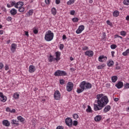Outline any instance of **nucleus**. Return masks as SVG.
Instances as JSON below:
<instances>
[{
	"mask_svg": "<svg viewBox=\"0 0 129 129\" xmlns=\"http://www.w3.org/2000/svg\"><path fill=\"white\" fill-rule=\"evenodd\" d=\"M97 99L95 102L96 104H94V109L95 111L97 110H100L108 103V98L107 96H104L103 94H99L97 95Z\"/></svg>",
	"mask_w": 129,
	"mask_h": 129,
	"instance_id": "obj_1",
	"label": "nucleus"
},
{
	"mask_svg": "<svg viewBox=\"0 0 129 129\" xmlns=\"http://www.w3.org/2000/svg\"><path fill=\"white\" fill-rule=\"evenodd\" d=\"M80 88H78L77 90V93H81L83 92L84 90L87 89H91L92 88V85L88 82L84 81L80 84Z\"/></svg>",
	"mask_w": 129,
	"mask_h": 129,
	"instance_id": "obj_2",
	"label": "nucleus"
},
{
	"mask_svg": "<svg viewBox=\"0 0 129 129\" xmlns=\"http://www.w3.org/2000/svg\"><path fill=\"white\" fill-rule=\"evenodd\" d=\"M54 38V33L51 31V30H48L46 32L44 39L47 42H50V41H52L53 38Z\"/></svg>",
	"mask_w": 129,
	"mask_h": 129,
	"instance_id": "obj_3",
	"label": "nucleus"
},
{
	"mask_svg": "<svg viewBox=\"0 0 129 129\" xmlns=\"http://www.w3.org/2000/svg\"><path fill=\"white\" fill-rule=\"evenodd\" d=\"M54 75L56 77L66 76L67 73L64 71L57 70L54 73Z\"/></svg>",
	"mask_w": 129,
	"mask_h": 129,
	"instance_id": "obj_4",
	"label": "nucleus"
},
{
	"mask_svg": "<svg viewBox=\"0 0 129 129\" xmlns=\"http://www.w3.org/2000/svg\"><path fill=\"white\" fill-rule=\"evenodd\" d=\"M73 86H74V85L73 83L71 82H69L68 84H67V90L69 92H70V91H72V89H73Z\"/></svg>",
	"mask_w": 129,
	"mask_h": 129,
	"instance_id": "obj_5",
	"label": "nucleus"
},
{
	"mask_svg": "<svg viewBox=\"0 0 129 129\" xmlns=\"http://www.w3.org/2000/svg\"><path fill=\"white\" fill-rule=\"evenodd\" d=\"M65 122L68 125V126H69V127H72V123H73V121L72 119L70 117H68L65 119Z\"/></svg>",
	"mask_w": 129,
	"mask_h": 129,
	"instance_id": "obj_6",
	"label": "nucleus"
},
{
	"mask_svg": "<svg viewBox=\"0 0 129 129\" xmlns=\"http://www.w3.org/2000/svg\"><path fill=\"white\" fill-rule=\"evenodd\" d=\"M60 97H61L60 92H59L58 90H56L54 93V98L56 100H59V99H60Z\"/></svg>",
	"mask_w": 129,
	"mask_h": 129,
	"instance_id": "obj_7",
	"label": "nucleus"
},
{
	"mask_svg": "<svg viewBox=\"0 0 129 129\" xmlns=\"http://www.w3.org/2000/svg\"><path fill=\"white\" fill-rule=\"evenodd\" d=\"M84 29H85L84 25H81L79 27L76 32L77 34H81V33H82V31L84 30Z\"/></svg>",
	"mask_w": 129,
	"mask_h": 129,
	"instance_id": "obj_8",
	"label": "nucleus"
},
{
	"mask_svg": "<svg viewBox=\"0 0 129 129\" xmlns=\"http://www.w3.org/2000/svg\"><path fill=\"white\" fill-rule=\"evenodd\" d=\"M115 86H116L118 89H120V88L123 87V83L121 81H118L117 83L115 84Z\"/></svg>",
	"mask_w": 129,
	"mask_h": 129,
	"instance_id": "obj_9",
	"label": "nucleus"
},
{
	"mask_svg": "<svg viewBox=\"0 0 129 129\" xmlns=\"http://www.w3.org/2000/svg\"><path fill=\"white\" fill-rule=\"evenodd\" d=\"M98 60L99 62H105L107 60V57L104 55H100L98 58Z\"/></svg>",
	"mask_w": 129,
	"mask_h": 129,
	"instance_id": "obj_10",
	"label": "nucleus"
},
{
	"mask_svg": "<svg viewBox=\"0 0 129 129\" xmlns=\"http://www.w3.org/2000/svg\"><path fill=\"white\" fill-rule=\"evenodd\" d=\"M23 6H24V2H19L15 4V8H16V9H19V8H22Z\"/></svg>",
	"mask_w": 129,
	"mask_h": 129,
	"instance_id": "obj_11",
	"label": "nucleus"
},
{
	"mask_svg": "<svg viewBox=\"0 0 129 129\" xmlns=\"http://www.w3.org/2000/svg\"><path fill=\"white\" fill-rule=\"evenodd\" d=\"M29 71L30 73H34V72H35V71H36V68L35 67V66H34L33 65H31L29 67Z\"/></svg>",
	"mask_w": 129,
	"mask_h": 129,
	"instance_id": "obj_12",
	"label": "nucleus"
},
{
	"mask_svg": "<svg viewBox=\"0 0 129 129\" xmlns=\"http://www.w3.org/2000/svg\"><path fill=\"white\" fill-rule=\"evenodd\" d=\"M111 108V107H110V105H107L104 108L103 112L104 113H106V112H108V111H109V110H110Z\"/></svg>",
	"mask_w": 129,
	"mask_h": 129,
	"instance_id": "obj_13",
	"label": "nucleus"
},
{
	"mask_svg": "<svg viewBox=\"0 0 129 129\" xmlns=\"http://www.w3.org/2000/svg\"><path fill=\"white\" fill-rule=\"evenodd\" d=\"M86 56H88V57H92L93 56V51H87L85 52Z\"/></svg>",
	"mask_w": 129,
	"mask_h": 129,
	"instance_id": "obj_14",
	"label": "nucleus"
},
{
	"mask_svg": "<svg viewBox=\"0 0 129 129\" xmlns=\"http://www.w3.org/2000/svg\"><path fill=\"white\" fill-rule=\"evenodd\" d=\"M17 49V44L16 43H12L11 45V51L14 53L16 49Z\"/></svg>",
	"mask_w": 129,
	"mask_h": 129,
	"instance_id": "obj_15",
	"label": "nucleus"
},
{
	"mask_svg": "<svg viewBox=\"0 0 129 129\" xmlns=\"http://www.w3.org/2000/svg\"><path fill=\"white\" fill-rule=\"evenodd\" d=\"M3 124L5 125V126H10L11 123H10L8 120H4L3 121Z\"/></svg>",
	"mask_w": 129,
	"mask_h": 129,
	"instance_id": "obj_16",
	"label": "nucleus"
},
{
	"mask_svg": "<svg viewBox=\"0 0 129 129\" xmlns=\"http://www.w3.org/2000/svg\"><path fill=\"white\" fill-rule=\"evenodd\" d=\"M102 118V117L101 115H98L94 117V120L95 121H100Z\"/></svg>",
	"mask_w": 129,
	"mask_h": 129,
	"instance_id": "obj_17",
	"label": "nucleus"
},
{
	"mask_svg": "<svg viewBox=\"0 0 129 129\" xmlns=\"http://www.w3.org/2000/svg\"><path fill=\"white\" fill-rule=\"evenodd\" d=\"M10 4H7V7L8 8H12V7H14V6H16V1H11L10 2Z\"/></svg>",
	"mask_w": 129,
	"mask_h": 129,
	"instance_id": "obj_18",
	"label": "nucleus"
},
{
	"mask_svg": "<svg viewBox=\"0 0 129 129\" xmlns=\"http://www.w3.org/2000/svg\"><path fill=\"white\" fill-rule=\"evenodd\" d=\"M117 79H118V78L116 76H114L111 77V81L113 83L116 82V81H117Z\"/></svg>",
	"mask_w": 129,
	"mask_h": 129,
	"instance_id": "obj_19",
	"label": "nucleus"
},
{
	"mask_svg": "<svg viewBox=\"0 0 129 129\" xmlns=\"http://www.w3.org/2000/svg\"><path fill=\"white\" fill-rule=\"evenodd\" d=\"M33 13H34V10H29V12L26 15V18H27V17H30V16H32L33 15Z\"/></svg>",
	"mask_w": 129,
	"mask_h": 129,
	"instance_id": "obj_20",
	"label": "nucleus"
},
{
	"mask_svg": "<svg viewBox=\"0 0 129 129\" xmlns=\"http://www.w3.org/2000/svg\"><path fill=\"white\" fill-rule=\"evenodd\" d=\"M10 14H11L12 16H15V15H17V10H16L15 9H12L10 11Z\"/></svg>",
	"mask_w": 129,
	"mask_h": 129,
	"instance_id": "obj_21",
	"label": "nucleus"
},
{
	"mask_svg": "<svg viewBox=\"0 0 129 129\" xmlns=\"http://www.w3.org/2000/svg\"><path fill=\"white\" fill-rule=\"evenodd\" d=\"M18 120H19L21 122H24L25 121V118H24L22 116H19L17 117Z\"/></svg>",
	"mask_w": 129,
	"mask_h": 129,
	"instance_id": "obj_22",
	"label": "nucleus"
},
{
	"mask_svg": "<svg viewBox=\"0 0 129 129\" xmlns=\"http://www.w3.org/2000/svg\"><path fill=\"white\" fill-rule=\"evenodd\" d=\"M119 15V12L118 11H115L113 13V16L115 18H117V17H118Z\"/></svg>",
	"mask_w": 129,
	"mask_h": 129,
	"instance_id": "obj_23",
	"label": "nucleus"
},
{
	"mask_svg": "<svg viewBox=\"0 0 129 129\" xmlns=\"http://www.w3.org/2000/svg\"><path fill=\"white\" fill-rule=\"evenodd\" d=\"M18 122L19 121L15 119H12L11 121L12 124H16L17 125H19L20 124Z\"/></svg>",
	"mask_w": 129,
	"mask_h": 129,
	"instance_id": "obj_24",
	"label": "nucleus"
},
{
	"mask_svg": "<svg viewBox=\"0 0 129 129\" xmlns=\"http://www.w3.org/2000/svg\"><path fill=\"white\" fill-rule=\"evenodd\" d=\"M114 64V62L112 60H109L107 62V65L108 66V67H111V66H113Z\"/></svg>",
	"mask_w": 129,
	"mask_h": 129,
	"instance_id": "obj_25",
	"label": "nucleus"
},
{
	"mask_svg": "<svg viewBox=\"0 0 129 129\" xmlns=\"http://www.w3.org/2000/svg\"><path fill=\"white\" fill-rule=\"evenodd\" d=\"M51 14H52V15H53V16H55L56 15V14H57V11L56 10L55 8H52Z\"/></svg>",
	"mask_w": 129,
	"mask_h": 129,
	"instance_id": "obj_26",
	"label": "nucleus"
},
{
	"mask_svg": "<svg viewBox=\"0 0 129 129\" xmlns=\"http://www.w3.org/2000/svg\"><path fill=\"white\" fill-rule=\"evenodd\" d=\"M75 3V1L74 0H69V1L67 2V4L68 6H71V5H73Z\"/></svg>",
	"mask_w": 129,
	"mask_h": 129,
	"instance_id": "obj_27",
	"label": "nucleus"
},
{
	"mask_svg": "<svg viewBox=\"0 0 129 129\" xmlns=\"http://www.w3.org/2000/svg\"><path fill=\"white\" fill-rule=\"evenodd\" d=\"M86 111L87 112L92 113V109H91V107H90V106L88 105V108L86 109Z\"/></svg>",
	"mask_w": 129,
	"mask_h": 129,
	"instance_id": "obj_28",
	"label": "nucleus"
},
{
	"mask_svg": "<svg viewBox=\"0 0 129 129\" xmlns=\"http://www.w3.org/2000/svg\"><path fill=\"white\" fill-rule=\"evenodd\" d=\"M7 99H8V98H7L6 96H4L1 98V101H2V102H6Z\"/></svg>",
	"mask_w": 129,
	"mask_h": 129,
	"instance_id": "obj_29",
	"label": "nucleus"
},
{
	"mask_svg": "<svg viewBox=\"0 0 129 129\" xmlns=\"http://www.w3.org/2000/svg\"><path fill=\"white\" fill-rule=\"evenodd\" d=\"M13 97L14 98H15V99H19V97H20V95L17 93H15L13 95Z\"/></svg>",
	"mask_w": 129,
	"mask_h": 129,
	"instance_id": "obj_30",
	"label": "nucleus"
},
{
	"mask_svg": "<svg viewBox=\"0 0 129 129\" xmlns=\"http://www.w3.org/2000/svg\"><path fill=\"white\" fill-rule=\"evenodd\" d=\"M115 68L116 70H119L120 69V65L118 64V62H116Z\"/></svg>",
	"mask_w": 129,
	"mask_h": 129,
	"instance_id": "obj_31",
	"label": "nucleus"
},
{
	"mask_svg": "<svg viewBox=\"0 0 129 129\" xmlns=\"http://www.w3.org/2000/svg\"><path fill=\"white\" fill-rule=\"evenodd\" d=\"M105 66H106V64H103L101 65H99L97 67V69H103V68H104V67H105Z\"/></svg>",
	"mask_w": 129,
	"mask_h": 129,
	"instance_id": "obj_32",
	"label": "nucleus"
},
{
	"mask_svg": "<svg viewBox=\"0 0 129 129\" xmlns=\"http://www.w3.org/2000/svg\"><path fill=\"white\" fill-rule=\"evenodd\" d=\"M60 56H61V52L60 51H56L55 52V56L56 58H58L60 59Z\"/></svg>",
	"mask_w": 129,
	"mask_h": 129,
	"instance_id": "obj_33",
	"label": "nucleus"
},
{
	"mask_svg": "<svg viewBox=\"0 0 129 129\" xmlns=\"http://www.w3.org/2000/svg\"><path fill=\"white\" fill-rule=\"evenodd\" d=\"M33 31L34 34H37L38 33H39V31L38 30V28L34 27L33 28Z\"/></svg>",
	"mask_w": 129,
	"mask_h": 129,
	"instance_id": "obj_34",
	"label": "nucleus"
},
{
	"mask_svg": "<svg viewBox=\"0 0 129 129\" xmlns=\"http://www.w3.org/2000/svg\"><path fill=\"white\" fill-rule=\"evenodd\" d=\"M127 54H129V49H127L122 53L123 56H127Z\"/></svg>",
	"mask_w": 129,
	"mask_h": 129,
	"instance_id": "obj_35",
	"label": "nucleus"
},
{
	"mask_svg": "<svg viewBox=\"0 0 129 129\" xmlns=\"http://www.w3.org/2000/svg\"><path fill=\"white\" fill-rule=\"evenodd\" d=\"M19 9V12H20V13H24V12H25V8L23 7H21Z\"/></svg>",
	"mask_w": 129,
	"mask_h": 129,
	"instance_id": "obj_36",
	"label": "nucleus"
},
{
	"mask_svg": "<svg viewBox=\"0 0 129 129\" xmlns=\"http://www.w3.org/2000/svg\"><path fill=\"white\" fill-rule=\"evenodd\" d=\"M73 117L74 118V119H78L79 116L78 114H77V113H75L73 115Z\"/></svg>",
	"mask_w": 129,
	"mask_h": 129,
	"instance_id": "obj_37",
	"label": "nucleus"
},
{
	"mask_svg": "<svg viewBox=\"0 0 129 129\" xmlns=\"http://www.w3.org/2000/svg\"><path fill=\"white\" fill-rule=\"evenodd\" d=\"M49 62H53L54 61V58H53V56L51 55H49V58L48 59Z\"/></svg>",
	"mask_w": 129,
	"mask_h": 129,
	"instance_id": "obj_38",
	"label": "nucleus"
},
{
	"mask_svg": "<svg viewBox=\"0 0 129 129\" xmlns=\"http://www.w3.org/2000/svg\"><path fill=\"white\" fill-rule=\"evenodd\" d=\"M106 38V34H105V32H103L102 37V40H104V41H105Z\"/></svg>",
	"mask_w": 129,
	"mask_h": 129,
	"instance_id": "obj_39",
	"label": "nucleus"
},
{
	"mask_svg": "<svg viewBox=\"0 0 129 129\" xmlns=\"http://www.w3.org/2000/svg\"><path fill=\"white\" fill-rule=\"evenodd\" d=\"M124 89H128L129 88V83H126L124 85Z\"/></svg>",
	"mask_w": 129,
	"mask_h": 129,
	"instance_id": "obj_40",
	"label": "nucleus"
},
{
	"mask_svg": "<svg viewBox=\"0 0 129 129\" xmlns=\"http://www.w3.org/2000/svg\"><path fill=\"white\" fill-rule=\"evenodd\" d=\"M72 21L74 23H77V22L79 21V19H78V18H74L72 19Z\"/></svg>",
	"mask_w": 129,
	"mask_h": 129,
	"instance_id": "obj_41",
	"label": "nucleus"
},
{
	"mask_svg": "<svg viewBox=\"0 0 129 129\" xmlns=\"http://www.w3.org/2000/svg\"><path fill=\"white\" fill-rule=\"evenodd\" d=\"M123 4L125 6H128L129 5V0H124L123 2Z\"/></svg>",
	"mask_w": 129,
	"mask_h": 129,
	"instance_id": "obj_42",
	"label": "nucleus"
},
{
	"mask_svg": "<svg viewBox=\"0 0 129 129\" xmlns=\"http://www.w3.org/2000/svg\"><path fill=\"white\" fill-rule=\"evenodd\" d=\"M120 34L121 36H126V32L124 31H121L120 32Z\"/></svg>",
	"mask_w": 129,
	"mask_h": 129,
	"instance_id": "obj_43",
	"label": "nucleus"
},
{
	"mask_svg": "<svg viewBox=\"0 0 129 129\" xmlns=\"http://www.w3.org/2000/svg\"><path fill=\"white\" fill-rule=\"evenodd\" d=\"M72 124H73L75 126H77V125L78 124V121L74 120V121L72 123Z\"/></svg>",
	"mask_w": 129,
	"mask_h": 129,
	"instance_id": "obj_44",
	"label": "nucleus"
},
{
	"mask_svg": "<svg viewBox=\"0 0 129 129\" xmlns=\"http://www.w3.org/2000/svg\"><path fill=\"white\" fill-rule=\"evenodd\" d=\"M117 47V46L116 44H112L110 46V48L111 49H115L116 47Z\"/></svg>",
	"mask_w": 129,
	"mask_h": 129,
	"instance_id": "obj_45",
	"label": "nucleus"
},
{
	"mask_svg": "<svg viewBox=\"0 0 129 129\" xmlns=\"http://www.w3.org/2000/svg\"><path fill=\"white\" fill-rule=\"evenodd\" d=\"M60 84L61 85H64V83L65 82V81H64L63 79L59 80Z\"/></svg>",
	"mask_w": 129,
	"mask_h": 129,
	"instance_id": "obj_46",
	"label": "nucleus"
},
{
	"mask_svg": "<svg viewBox=\"0 0 129 129\" xmlns=\"http://www.w3.org/2000/svg\"><path fill=\"white\" fill-rule=\"evenodd\" d=\"M59 49L60 50H63V49H64V44H60L59 45Z\"/></svg>",
	"mask_w": 129,
	"mask_h": 129,
	"instance_id": "obj_47",
	"label": "nucleus"
},
{
	"mask_svg": "<svg viewBox=\"0 0 129 129\" xmlns=\"http://www.w3.org/2000/svg\"><path fill=\"white\" fill-rule=\"evenodd\" d=\"M70 14L72 15V16H74V15H75V11L74 10L71 11Z\"/></svg>",
	"mask_w": 129,
	"mask_h": 129,
	"instance_id": "obj_48",
	"label": "nucleus"
},
{
	"mask_svg": "<svg viewBox=\"0 0 129 129\" xmlns=\"http://www.w3.org/2000/svg\"><path fill=\"white\" fill-rule=\"evenodd\" d=\"M106 23H107V25H108L109 26H112V23H111V22H110V21L109 20H107L106 21Z\"/></svg>",
	"mask_w": 129,
	"mask_h": 129,
	"instance_id": "obj_49",
	"label": "nucleus"
},
{
	"mask_svg": "<svg viewBox=\"0 0 129 129\" xmlns=\"http://www.w3.org/2000/svg\"><path fill=\"white\" fill-rule=\"evenodd\" d=\"M82 50L83 51H86V50H88V47L87 46H84L83 48H82Z\"/></svg>",
	"mask_w": 129,
	"mask_h": 129,
	"instance_id": "obj_50",
	"label": "nucleus"
},
{
	"mask_svg": "<svg viewBox=\"0 0 129 129\" xmlns=\"http://www.w3.org/2000/svg\"><path fill=\"white\" fill-rule=\"evenodd\" d=\"M4 68V64L3 62H0V70H2Z\"/></svg>",
	"mask_w": 129,
	"mask_h": 129,
	"instance_id": "obj_51",
	"label": "nucleus"
},
{
	"mask_svg": "<svg viewBox=\"0 0 129 129\" xmlns=\"http://www.w3.org/2000/svg\"><path fill=\"white\" fill-rule=\"evenodd\" d=\"M9 66H8V64H6L5 65V70L6 71H8V70H9Z\"/></svg>",
	"mask_w": 129,
	"mask_h": 129,
	"instance_id": "obj_52",
	"label": "nucleus"
},
{
	"mask_svg": "<svg viewBox=\"0 0 129 129\" xmlns=\"http://www.w3.org/2000/svg\"><path fill=\"white\" fill-rule=\"evenodd\" d=\"M7 21H8V22H11V21H12V17H8L7 19Z\"/></svg>",
	"mask_w": 129,
	"mask_h": 129,
	"instance_id": "obj_53",
	"label": "nucleus"
},
{
	"mask_svg": "<svg viewBox=\"0 0 129 129\" xmlns=\"http://www.w3.org/2000/svg\"><path fill=\"white\" fill-rule=\"evenodd\" d=\"M45 3L46 5H50V0H45Z\"/></svg>",
	"mask_w": 129,
	"mask_h": 129,
	"instance_id": "obj_54",
	"label": "nucleus"
},
{
	"mask_svg": "<svg viewBox=\"0 0 129 129\" xmlns=\"http://www.w3.org/2000/svg\"><path fill=\"white\" fill-rule=\"evenodd\" d=\"M115 38H120V39H122V37H121L117 34H116L115 35Z\"/></svg>",
	"mask_w": 129,
	"mask_h": 129,
	"instance_id": "obj_55",
	"label": "nucleus"
},
{
	"mask_svg": "<svg viewBox=\"0 0 129 129\" xmlns=\"http://www.w3.org/2000/svg\"><path fill=\"white\" fill-rule=\"evenodd\" d=\"M56 129H64V127L62 126L59 125L57 126Z\"/></svg>",
	"mask_w": 129,
	"mask_h": 129,
	"instance_id": "obj_56",
	"label": "nucleus"
},
{
	"mask_svg": "<svg viewBox=\"0 0 129 129\" xmlns=\"http://www.w3.org/2000/svg\"><path fill=\"white\" fill-rule=\"evenodd\" d=\"M6 111H8V112H11V108L8 107L7 108H6Z\"/></svg>",
	"mask_w": 129,
	"mask_h": 129,
	"instance_id": "obj_57",
	"label": "nucleus"
},
{
	"mask_svg": "<svg viewBox=\"0 0 129 129\" xmlns=\"http://www.w3.org/2000/svg\"><path fill=\"white\" fill-rule=\"evenodd\" d=\"M10 112H11V113H15V112H16V109H13L12 110H11Z\"/></svg>",
	"mask_w": 129,
	"mask_h": 129,
	"instance_id": "obj_58",
	"label": "nucleus"
},
{
	"mask_svg": "<svg viewBox=\"0 0 129 129\" xmlns=\"http://www.w3.org/2000/svg\"><path fill=\"white\" fill-rule=\"evenodd\" d=\"M66 39H67V37H66V35H63L62 36V39L63 40H66Z\"/></svg>",
	"mask_w": 129,
	"mask_h": 129,
	"instance_id": "obj_59",
	"label": "nucleus"
},
{
	"mask_svg": "<svg viewBox=\"0 0 129 129\" xmlns=\"http://www.w3.org/2000/svg\"><path fill=\"white\" fill-rule=\"evenodd\" d=\"M55 3L56 5H59L60 4V0H55Z\"/></svg>",
	"mask_w": 129,
	"mask_h": 129,
	"instance_id": "obj_60",
	"label": "nucleus"
},
{
	"mask_svg": "<svg viewBox=\"0 0 129 129\" xmlns=\"http://www.w3.org/2000/svg\"><path fill=\"white\" fill-rule=\"evenodd\" d=\"M25 34L26 36H27V37H29V32L28 31H25Z\"/></svg>",
	"mask_w": 129,
	"mask_h": 129,
	"instance_id": "obj_61",
	"label": "nucleus"
},
{
	"mask_svg": "<svg viewBox=\"0 0 129 129\" xmlns=\"http://www.w3.org/2000/svg\"><path fill=\"white\" fill-rule=\"evenodd\" d=\"M4 96V93H3V92H0V97H3Z\"/></svg>",
	"mask_w": 129,
	"mask_h": 129,
	"instance_id": "obj_62",
	"label": "nucleus"
},
{
	"mask_svg": "<svg viewBox=\"0 0 129 129\" xmlns=\"http://www.w3.org/2000/svg\"><path fill=\"white\" fill-rule=\"evenodd\" d=\"M114 51H111V56L112 57H114Z\"/></svg>",
	"mask_w": 129,
	"mask_h": 129,
	"instance_id": "obj_63",
	"label": "nucleus"
},
{
	"mask_svg": "<svg viewBox=\"0 0 129 129\" xmlns=\"http://www.w3.org/2000/svg\"><path fill=\"white\" fill-rule=\"evenodd\" d=\"M126 21H129V15L127 16L125 18Z\"/></svg>",
	"mask_w": 129,
	"mask_h": 129,
	"instance_id": "obj_64",
	"label": "nucleus"
}]
</instances>
